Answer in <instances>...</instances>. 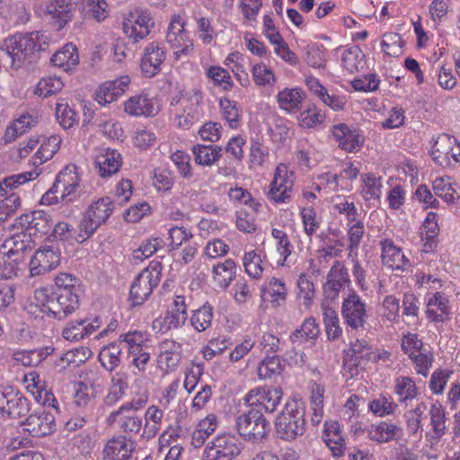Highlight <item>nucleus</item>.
I'll list each match as a JSON object with an SVG mask.
<instances>
[{
  "label": "nucleus",
  "instance_id": "c85d7f7f",
  "mask_svg": "<svg viewBox=\"0 0 460 460\" xmlns=\"http://www.w3.org/2000/svg\"><path fill=\"white\" fill-rule=\"evenodd\" d=\"M450 305L447 296L442 292L434 293L427 303L426 316L435 323H442L448 319Z\"/></svg>",
  "mask_w": 460,
  "mask_h": 460
},
{
  "label": "nucleus",
  "instance_id": "680f3d73",
  "mask_svg": "<svg viewBox=\"0 0 460 460\" xmlns=\"http://www.w3.org/2000/svg\"><path fill=\"white\" fill-rule=\"evenodd\" d=\"M85 16L97 22L105 20L109 15L108 4L105 0H84Z\"/></svg>",
  "mask_w": 460,
  "mask_h": 460
},
{
  "label": "nucleus",
  "instance_id": "ea45409f",
  "mask_svg": "<svg viewBox=\"0 0 460 460\" xmlns=\"http://www.w3.org/2000/svg\"><path fill=\"white\" fill-rule=\"evenodd\" d=\"M303 100L304 93L297 88H285L277 96L279 108L288 113L299 110Z\"/></svg>",
  "mask_w": 460,
  "mask_h": 460
},
{
  "label": "nucleus",
  "instance_id": "7ed1b4c3",
  "mask_svg": "<svg viewBox=\"0 0 460 460\" xmlns=\"http://www.w3.org/2000/svg\"><path fill=\"white\" fill-rule=\"evenodd\" d=\"M305 405L296 399H288L275 420V433L284 441H294L305 432Z\"/></svg>",
  "mask_w": 460,
  "mask_h": 460
},
{
  "label": "nucleus",
  "instance_id": "cd10ccee",
  "mask_svg": "<svg viewBox=\"0 0 460 460\" xmlns=\"http://www.w3.org/2000/svg\"><path fill=\"white\" fill-rule=\"evenodd\" d=\"M332 132L339 146L345 151L354 152L362 146L363 140L357 130L349 128L345 123L334 125Z\"/></svg>",
  "mask_w": 460,
  "mask_h": 460
},
{
  "label": "nucleus",
  "instance_id": "a878e982",
  "mask_svg": "<svg viewBox=\"0 0 460 460\" xmlns=\"http://www.w3.org/2000/svg\"><path fill=\"white\" fill-rule=\"evenodd\" d=\"M124 111L128 115L134 117H154L158 112L155 102L146 93H140L130 97L124 103Z\"/></svg>",
  "mask_w": 460,
  "mask_h": 460
},
{
  "label": "nucleus",
  "instance_id": "864d4df0",
  "mask_svg": "<svg viewBox=\"0 0 460 460\" xmlns=\"http://www.w3.org/2000/svg\"><path fill=\"white\" fill-rule=\"evenodd\" d=\"M22 257H13L4 250L0 249V279H11L17 275Z\"/></svg>",
  "mask_w": 460,
  "mask_h": 460
},
{
  "label": "nucleus",
  "instance_id": "412c9836",
  "mask_svg": "<svg viewBox=\"0 0 460 460\" xmlns=\"http://www.w3.org/2000/svg\"><path fill=\"white\" fill-rule=\"evenodd\" d=\"M129 82L128 76H122L102 84L95 92V101L102 105L111 103L125 93Z\"/></svg>",
  "mask_w": 460,
  "mask_h": 460
},
{
  "label": "nucleus",
  "instance_id": "69168bd1",
  "mask_svg": "<svg viewBox=\"0 0 460 460\" xmlns=\"http://www.w3.org/2000/svg\"><path fill=\"white\" fill-rule=\"evenodd\" d=\"M409 357L415 365L416 372L423 376H427L434 360L433 354L426 348H423Z\"/></svg>",
  "mask_w": 460,
  "mask_h": 460
},
{
  "label": "nucleus",
  "instance_id": "5701e85b",
  "mask_svg": "<svg viewBox=\"0 0 460 460\" xmlns=\"http://www.w3.org/2000/svg\"><path fill=\"white\" fill-rule=\"evenodd\" d=\"M429 416L431 429L426 432L425 437L431 444H438L447 430L446 412L443 406L438 402L432 403L429 410Z\"/></svg>",
  "mask_w": 460,
  "mask_h": 460
},
{
  "label": "nucleus",
  "instance_id": "338daca9",
  "mask_svg": "<svg viewBox=\"0 0 460 460\" xmlns=\"http://www.w3.org/2000/svg\"><path fill=\"white\" fill-rule=\"evenodd\" d=\"M397 407V403H395L390 396L387 397L384 395L374 399L368 404L370 411L379 417L393 414L396 411Z\"/></svg>",
  "mask_w": 460,
  "mask_h": 460
},
{
  "label": "nucleus",
  "instance_id": "a18cd8bd",
  "mask_svg": "<svg viewBox=\"0 0 460 460\" xmlns=\"http://www.w3.org/2000/svg\"><path fill=\"white\" fill-rule=\"evenodd\" d=\"M60 144L61 137L58 135H52L44 138L35 154L33 164H42L51 159L58 151Z\"/></svg>",
  "mask_w": 460,
  "mask_h": 460
},
{
  "label": "nucleus",
  "instance_id": "dca6fc26",
  "mask_svg": "<svg viewBox=\"0 0 460 460\" xmlns=\"http://www.w3.org/2000/svg\"><path fill=\"white\" fill-rule=\"evenodd\" d=\"M22 426L32 437H45L56 430L55 417L45 410H38L26 418Z\"/></svg>",
  "mask_w": 460,
  "mask_h": 460
},
{
  "label": "nucleus",
  "instance_id": "6e6d98bb",
  "mask_svg": "<svg viewBox=\"0 0 460 460\" xmlns=\"http://www.w3.org/2000/svg\"><path fill=\"white\" fill-rule=\"evenodd\" d=\"M36 176H38V173L33 172H25L4 178L0 183V196L4 197L5 195H10L9 191L31 180L35 179Z\"/></svg>",
  "mask_w": 460,
  "mask_h": 460
},
{
  "label": "nucleus",
  "instance_id": "f257e3e1",
  "mask_svg": "<svg viewBox=\"0 0 460 460\" xmlns=\"http://www.w3.org/2000/svg\"><path fill=\"white\" fill-rule=\"evenodd\" d=\"M79 307V297L71 294H52L47 288L34 292L33 302L29 305V313L35 319L45 318L62 321Z\"/></svg>",
  "mask_w": 460,
  "mask_h": 460
},
{
  "label": "nucleus",
  "instance_id": "2eb2a0df",
  "mask_svg": "<svg viewBox=\"0 0 460 460\" xmlns=\"http://www.w3.org/2000/svg\"><path fill=\"white\" fill-rule=\"evenodd\" d=\"M341 313L347 326L353 330L364 328L367 319L366 304L356 292L344 298Z\"/></svg>",
  "mask_w": 460,
  "mask_h": 460
},
{
  "label": "nucleus",
  "instance_id": "7c9ffc66",
  "mask_svg": "<svg viewBox=\"0 0 460 460\" xmlns=\"http://www.w3.org/2000/svg\"><path fill=\"white\" fill-rule=\"evenodd\" d=\"M122 356V347L118 341H115L102 347L98 359L104 369L112 372L120 366Z\"/></svg>",
  "mask_w": 460,
  "mask_h": 460
},
{
  "label": "nucleus",
  "instance_id": "8fccbe9b",
  "mask_svg": "<svg viewBox=\"0 0 460 460\" xmlns=\"http://www.w3.org/2000/svg\"><path fill=\"white\" fill-rule=\"evenodd\" d=\"M219 107L223 118L226 120L231 128H237L241 121V109L237 102L228 98H221Z\"/></svg>",
  "mask_w": 460,
  "mask_h": 460
},
{
  "label": "nucleus",
  "instance_id": "f8f14e48",
  "mask_svg": "<svg viewBox=\"0 0 460 460\" xmlns=\"http://www.w3.org/2000/svg\"><path fill=\"white\" fill-rule=\"evenodd\" d=\"M294 172L288 165L280 164L277 166L274 178L270 182L268 199L275 203H287L291 199L294 187Z\"/></svg>",
  "mask_w": 460,
  "mask_h": 460
},
{
  "label": "nucleus",
  "instance_id": "052dcab7",
  "mask_svg": "<svg viewBox=\"0 0 460 460\" xmlns=\"http://www.w3.org/2000/svg\"><path fill=\"white\" fill-rule=\"evenodd\" d=\"M349 225L348 236H349V257H352L353 254L357 256V251L360 244L361 239L365 233L364 223L360 220L353 221Z\"/></svg>",
  "mask_w": 460,
  "mask_h": 460
},
{
  "label": "nucleus",
  "instance_id": "f03ea898",
  "mask_svg": "<svg viewBox=\"0 0 460 460\" xmlns=\"http://www.w3.org/2000/svg\"><path fill=\"white\" fill-rule=\"evenodd\" d=\"M46 37L39 31L17 33L6 38L1 47L10 59L12 68L17 70L26 62H31L36 52L45 49Z\"/></svg>",
  "mask_w": 460,
  "mask_h": 460
},
{
  "label": "nucleus",
  "instance_id": "1a4fd4ad",
  "mask_svg": "<svg viewBox=\"0 0 460 460\" xmlns=\"http://www.w3.org/2000/svg\"><path fill=\"white\" fill-rule=\"evenodd\" d=\"M31 409L30 400L13 386L0 390V416L15 420L27 415Z\"/></svg>",
  "mask_w": 460,
  "mask_h": 460
},
{
  "label": "nucleus",
  "instance_id": "6ab92c4d",
  "mask_svg": "<svg viewBox=\"0 0 460 460\" xmlns=\"http://www.w3.org/2000/svg\"><path fill=\"white\" fill-rule=\"evenodd\" d=\"M166 58V50L163 44L156 41L149 43L144 51L140 67L147 77H153L161 71V65Z\"/></svg>",
  "mask_w": 460,
  "mask_h": 460
},
{
  "label": "nucleus",
  "instance_id": "9b49d317",
  "mask_svg": "<svg viewBox=\"0 0 460 460\" xmlns=\"http://www.w3.org/2000/svg\"><path fill=\"white\" fill-rule=\"evenodd\" d=\"M185 22L181 15H173L168 26L166 40L172 49L176 60L182 57H189L193 53V42L189 37V32L184 28Z\"/></svg>",
  "mask_w": 460,
  "mask_h": 460
},
{
  "label": "nucleus",
  "instance_id": "09e8293b",
  "mask_svg": "<svg viewBox=\"0 0 460 460\" xmlns=\"http://www.w3.org/2000/svg\"><path fill=\"white\" fill-rule=\"evenodd\" d=\"M125 436L111 439L104 448L105 456L116 459L125 460L129 457L131 449L128 447Z\"/></svg>",
  "mask_w": 460,
  "mask_h": 460
},
{
  "label": "nucleus",
  "instance_id": "4468645a",
  "mask_svg": "<svg viewBox=\"0 0 460 460\" xmlns=\"http://www.w3.org/2000/svg\"><path fill=\"white\" fill-rule=\"evenodd\" d=\"M283 396L279 386H261L250 390L244 401L250 406L259 407L265 412L272 413L277 410Z\"/></svg>",
  "mask_w": 460,
  "mask_h": 460
},
{
  "label": "nucleus",
  "instance_id": "5fc2aeb1",
  "mask_svg": "<svg viewBox=\"0 0 460 460\" xmlns=\"http://www.w3.org/2000/svg\"><path fill=\"white\" fill-rule=\"evenodd\" d=\"M113 427H117L123 433L129 437L137 435L142 429V418L136 414H126L117 417V422Z\"/></svg>",
  "mask_w": 460,
  "mask_h": 460
},
{
  "label": "nucleus",
  "instance_id": "13d9d810",
  "mask_svg": "<svg viewBox=\"0 0 460 460\" xmlns=\"http://www.w3.org/2000/svg\"><path fill=\"white\" fill-rule=\"evenodd\" d=\"M283 367L279 356H267L258 367V376L261 379L272 378L281 373Z\"/></svg>",
  "mask_w": 460,
  "mask_h": 460
},
{
  "label": "nucleus",
  "instance_id": "bf43d9fd",
  "mask_svg": "<svg viewBox=\"0 0 460 460\" xmlns=\"http://www.w3.org/2000/svg\"><path fill=\"white\" fill-rule=\"evenodd\" d=\"M344 354L355 359L367 363L371 359L372 347L366 340H358L350 342L349 349L344 350Z\"/></svg>",
  "mask_w": 460,
  "mask_h": 460
},
{
  "label": "nucleus",
  "instance_id": "c9c22d12",
  "mask_svg": "<svg viewBox=\"0 0 460 460\" xmlns=\"http://www.w3.org/2000/svg\"><path fill=\"white\" fill-rule=\"evenodd\" d=\"M83 234L84 233L81 232V223L76 229L69 223L60 221L55 225L51 235L56 241L82 243L90 238L85 237V235L83 237Z\"/></svg>",
  "mask_w": 460,
  "mask_h": 460
},
{
  "label": "nucleus",
  "instance_id": "a211bd4d",
  "mask_svg": "<svg viewBox=\"0 0 460 460\" xmlns=\"http://www.w3.org/2000/svg\"><path fill=\"white\" fill-rule=\"evenodd\" d=\"M158 349V367L166 373L175 371L182 358V345L173 340L166 339L159 343Z\"/></svg>",
  "mask_w": 460,
  "mask_h": 460
},
{
  "label": "nucleus",
  "instance_id": "c756f323",
  "mask_svg": "<svg viewBox=\"0 0 460 460\" xmlns=\"http://www.w3.org/2000/svg\"><path fill=\"white\" fill-rule=\"evenodd\" d=\"M39 122V116L37 112L31 111L19 115L13 120L12 125L6 128L4 131V139L5 143L13 142L19 136L24 134L31 127H34Z\"/></svg>",
  "mask_w": 460,
  "mask_h": 460
},
{
  "label": "nucleus",
  "instance_id": "0eeeda50",
  "mask_svg": "<svg viewBox=\"0 0 460 460\" xmlns=\"http://www.w3.org/2000/svg\"><path fill=\"white\" fill-rule=\"evenodd\" d=\"M243 450V444L236 435L222 432L207 444L203 456L204 460H234Z\"/></svg>",
  "mask_w": 460,
  "mask_h": 460
},
{
  "label": "nucleus",
  "instance_id": "4c0bfd02",
  "mask_svg": "<svg viewBox=\"0 0 460 460\" xmlns=\"http://www.w3.org/2000/svg\"><path fill=\"white\" fill-rule=\"evenodd\" d=\"M54 66L63 68L65 71L73 69L79 63V55L76 47L73 43L66 44L51 58Z\"/></svg>",
  "mask_w": 460,
  "mask_h": 460
},
{
  "label": "nucleus",
  "instance_id": "774afa93",
  "mask_svg": "<svg viewBox=\"0 0 460 460\" xmlns=\"http://www.w3.org/2000/svg\"><path fill=\"white\" fill-rule=\"evenodd\" d=\"M325 119V113L316 106L309 107L300 113V126L306 128H315Z\"/></svg>",
  "mask_w": 460,
  "mask_h": 460
},
{
  "label": "nucleus",
  "instance_id": "e433bc0d",
  "mask_svg": "<svg viewBox=\"0 0 460 460\" xmlns=\"http://www.w3.org/2000/svg\"><path fill=\"white\" fill-rule=\"evenodd\" d=\"M320 334V328L314 317L306 318L299 329L293 332L289 339L294 344H301L304 342L314 343Z\"/></svg>",
  "mask_w": 460,
  "mask_h": 460
},
{
  "label": "nucleus",
  "instance_id": "37998d69",
  "mask_svg": "<svg viewBox=\"0 0 460 460\" xmlns=\"http://www.w3.org/2000/svg\"><path fill=\"white\" fill-rule=\"evenodd\" d=\"M52 294H71L80 297V280L68 273H60L55 278V288L50 290Z\"/></svg>",
  "mask_w": 460,
  "mask_h": 460
},
{
  "label": "nucleus",
  "instance_id": "ddd939ff",
  "mask_svg": "<svg viewBox=\"0 0 460 460\" xmlns=\"http://www.w3.org/2000/svg\"><path fill=\"white\" fill-rule=\"evenodd\" d=\"M154 22L147 11L135 9L129 12L123 21V31L133 43L144 40L154 27Z\"/></svg>",
  "mask_w": 460,
  "mask_h": 460
},
{
  "label": "nucleus",
  "instance_id": "49530a36",
  "mask_svg": "<svg viewBox=\"0 0 460 460\" xmlns=\"http://www.w3.org/2000/svg\"><path fill=\"white\" fill-rule=\"evenodd\" d=\"M128 385L126 376L123 374L117 373L111 378V385L110 386L107 395L104 397V404L107 406H113L124 396Z\"/></svg>",
  "mask_w": 460,
  "mask_h": 460
},
{
  "label": "nucleus",
  "instance_id": "2f4dec72",
  "mask_svg": "<svg viewBox=\"0 0 460 460\" xmlns=\"http://www.w3.org/2000/svg\"><path fill=\"white\" fill-rule=\"evenodd\" d=\"M287 295L288 292L284 281L276 278L270 279L261 289L262 300L270 302L274 307L283 305L286 302Z\"/></svg>",
  "mask_w": 460,
  "mask_h": 460
},
{
  "label": "nucleus",
  "instance_id": "a19ab883",
  "mask_svg": "<svg viewBox=\"0 0 460 460\" xmlns=\"http://www.w3.org/2000/svg\"><path fill=\"white\" fill-rule=\"evenodd\" d=\"M236 265L232 259L213 266V279L220 288H226L235 277Z\"/></svg>",
  "mask_w": 460,
  "mask_h": 460
},
{
  "label": "nucleus",
  "instance_id": "58836bf2",
  "mask_svg": "<svg viewBox=\"0 0 460 460\" xmlns=\"http://www.w3.org/2000/svg\"><path fill=\"white\" fill-rule=\"evenodd\" d=\"M71 0H51L46 4L45 13L63 27L71 20Z\"/></svg>",
  "mask_w": 460,
  "mask_h": 460
},
{
  "label": "nucleus",
  "instance_id": "473e14b6",
  "mask_svg": "<svg viewBox=\"0 0 460 460\" xmlns=\"http://www.w3.org/2000/svg\"><path fill=\"white\" fill-rule=\"evenodd\" d=\"M54 351L51 346L31 350L13 351L12 358L24 367H37Z\"/></svg>",
  "mask_w": 460,
  "mask_h": 460
},
{
  "label": "nucleus",
  "instance_id": "bb28decb",
  "mask_svg": "<svg viewBox=\"0 0 460 460\" xmlns=\"http://www.w3.org/2000/svg\"><path fill=\"white\" fill-rule=\"evenodd\" d=\"M323 439L334 456H341L344 454L346 442L338 421H325L323 430Z\"/></svg>",
  "mask_w": 460,
  "mask_h": 460
},
{
  "label": "nucleus",
  "instance_id": "f3484780",
  "mask_svg": "<svg viewBox=\"0 0 460 460\" xmlns=\"http://www.w3.org/2000/svg\"><path fill=\"white\" fill-rule=\"evenodd\" d=\"M327 280L323 285V293L326 299L334 300L339 294L350 283L347 268L340 261H335L327 274Z\"/></svg>",
  "mask_w": 460,
  "mask_h": 460
},
{
  "label": "nucleus",
  "instance_id": "6e6552de",
  "mask_svg": "<svg viewBox=\"0 0 460 460\" xmlns=\"http://www.w3.org/2000/svg\"><path fill=\"white\" fill-rule=\"evenodd\" d=\"M114 210V201L111 197H102L93 202L81 220L83 237H92L97 229L105 224Z\"/></svg>",
  "mask_w": 460,
  "mask_h": 460
},
{
  "label": "nucleus",
  "instance_id": "72a5a7b5",
  "mask_svg": "<svg viewBox=\"0 0 460 460\" xmlns=\"http://www.w3.org/2000/svg\"><path fill=\"white\" fill-rule=\"evenodd\" d=\"M34 247L31 235L26 233L14 234L10 239L5 240L1 249L10 253L13 257H22L24 260L25 253Z\"/></svg>",
  "mask_w": 460,
  "mask_h": 460
},
{
  "label": "nucleus",
  "instance_id": "de8ad7c7",
  "mask_svg": "<svg viewBox=\"0 0 460 460\" xmlns=\"http://www.w3.org/2000/svg\"><path fill=\"white\" fill-rule=\"evenodd\" d=\"M362 195L365 200L380 199L382 195V179L373 173L361 175Z\"/></svg>",
  "mask_w": 460,
  "mask_h": 460
},
{
  "label": "nucleus",
  "instance_id": "4be33fe9",
  "mask_svg": "<svg viewBox=\"0 0 460 460\" xmlns=\"http://www.w3.org/2000/svg\"><path fill=\"white\" fill-rule=\"evenodd\" d=\"M367 438L378 444L398 440L402 436V428L394 422L379 421L367 428Z\"/></svg>",
  "mask_w": 460,
  "mask_h": 460
},
{
  "label": "nucleus",
  "instance_id": "423d86ee",
  "mask_svg": "<svg viewBox=\"0 0 460 460\" xmlns=\"http://www.w3.org/2000/svg\"><path fill=\"white\" fill-rule=\"evenodd\" d=\"M163 265L154 260L133 280L129 289V301L133 306L143 305L161 281Z\"/></svg>",
  "mask_w": 460,
  "mask_h": 460
},
{
  "label": "nucleus",
  "instance_id": "79ce46f5",
  "mask_svg": "<svg viewBox=\"0 0 460 460\" xmlns=\"http://www.w3.org/2000/svg\"><path fill=\"white\" fill-rule=\"evenodd\" d=\"M394 392L397 395L400 403H407L419 394L416 383L410 376L397 377L394 381Z\"/></svg>",
  "mask_w": 460,
  "mask_h": 460
},
{
  "label": "nucleus",
  "instance_id": "0e129e2a",
  "mask_svg": "<svg viewBox=\"0 0 460 460\" xmlns=\"http://www.w3.org/2000/svg\"><path fill=\"white\" fill-rule=\"evenodd\" d=\"M403 41L399 33L389 32L383 36L382 50L388 56L399 57L402 53Z\"/></svg>",
  "mask_w": 460,
  "mask_h": 460
},
{
  "label": "nucleus",
  "instance_id": "f704fd0d",
  "mask_svg": "<svg viewBox=\"0 0 460 460\" xmlns=\"http://www.w3.org/2000/svg\"><path fill=\"white\" fill-rule=\"evenodd\" d=\"M194 161L202 166H211L222 156V147L217 145H194L191 148Z\"/></svg>",
  "mask_w": 460,
  "mask_h": 460
},
{
  "label": "nucleus",
  "instance_id": "b1692460",
  "mask_svg": "<svg viewBox=\"0 0 460 460\" xmlns=\"http://www.w3.org/2000/svg\"><path fill=\"white\" fill-rule=\"evenodd\" d=\"M381 259L384 265L392 270H404L410 264L402 249L394 244L391 239L380 241Z\"/></svg>",
  "mask_w": 460,
  "mask_h": 460
},
{
  "label": "nucleus",
  "instance_id": "3c124183",
  "mask_svg": "<svg viewBox=\"0 0 460 460\" xmlns=\"http://www.w3.org/2000/svg\"><path fill=\"white\" fill-rule=\"evenodd\" d=\"M64 87V83L58 76H47L36 84L33 93L41 98H47L58 93Z\"/></svg>",
  "mask_w": 460,
  "mask_h": 460
},
{
  "label": "nucleus",
  "instance_id": "393cba45",
  "mask_svg": "<svg viewBox=\"0 0 460 460\" xmlns=\"http://www.w3.org/2000/svg\"><path fill=\"white\" fill-rule=\"evenodd\" d=\"M121 165V155L115 149H103L95 157V167L102 178H108L117 173Z\"/></svg>",
  "mask_w": 460,
  "mask_h": 460
},
{
  "label": "nucleus",
  "instance_id": "aec40b11",
  "mask_svg": "<svg viewBox=\"0 0 460 460\" xmlns=\"http://www.w3.org/2000/svg\"><path fill=\"white\" fill-rule=\"evenodd\" d=\"M60 262V253L51 247H43L34 253L30 261V270L32 276H39L49 272Z\"/></svg>",
  "mask_w": 460,
  "mask_h": 460
},
{
  "label": "nucleus",
  "instance_id": "c03bdc74",
  "mask_svg": "<svg viewBox=\"0 0 460 460\" xmlns=\"http://www.w3.org/2000/svg\"><path fill=\"white\" fill-rule=\"evenodd\" d=\"M119 344H126L129 355H134L143 350L144 344L148 341V334L146 332L134 330L121 333L118 340Z\"/></svg>",
  "mask_w": 460,
  "mask_h": 460
},
{
  "label": "nucleus",
  "instance_id": "4d7b16f0",
  "mask_svg": "<svg viewBox=\"0 0 460 460\" xmlns=\"http://www.w3.org/2000/svg\"><path fill=\"white\" fill-rule=\"evenodd\" d=\"M164 240L159 237L146 240L141 246L135 250L132 253L135 262L142 261L152 256L156 251L164 247Z\"/></svg>",
  "mask_w": 460,
  "mask_h": 460
},
{
  "label": "nucleus",
  "instance_id": "9d476101",
  "mask_svg": "<svg viewBox=\"0 0 460 460\" xmlns=\"http://www.w3.org/2000/svg\"><path fill=\"white\" fill-rule=\"evenodd\" d=\"M430 155L439 166L447 168L460 163V144L455 137L443 134L435 140Z\"/></svg>",
  "mask_w": 460,
  "mask_h": 460
},
{
  "label": "nucleus",
  "instance_id": "39448f33",
  "mask_svg": "<svg viewBox=\"0 0 460 460\" xmlns=\"http://www.w3.org/2000/svg\"><path fill=\"white\" fill-rule=\"evenodd\" d=\"M235 429L245 441L259 444L267 439L271 426L261 410L252 409L236 417Z\"/></svg>",
  "mask_w": 460,
  "mask_h": 460
},
{
  "label": "nucleus",
  "instance_id": "20e7f679",
  "mask_svg": "<svg viewBox=\"0 0 460 460\" xmlns=\"http://www.w3.org/2000/svg\"><path fill=\"white\" fill-rule=\"evenodd\" d=\"M80 178L75 165L65 167L57 175L52 187L42 196L41 203L53 205L59 201L71 202L76 197Z\"/></svg>",
  "mask_w": 460,
  "mask_h": 460
},
{
  "label": "nucleus",
  "instance_id": "e2e57ef3",
  "mask_svg": "<svg viewBox=\"0 0 460 460\" xmlns=\"http://www.w3.org/2000/svg\"><path fill=\"white\" fill-rule=\"evenodd\" d=\"M163 416L164 412L158 407L155 405L148 407L145 414L146 425L143 436L154 437L158 430L157 425L160 424Z\"/></svg>",
  "mask_w": 460,
  "mask_h": 460
},
{
  "label": "nucleus",
  "instance_id": "603ef678",
  "mask_svg": "<svg viewBox=\"0 0 460 460\" xmlns=\"http://www.w3.org/2000/svg\"><path fill=\"white\" fill-rule=\"evenodd\" d=\"M213 319V306L205 303L201 307L195 310L190 317V323L199 332L206 331Z\"/></svg>",
  "mask_w": 460,
  "mask_h": 460
}]
</instances>
